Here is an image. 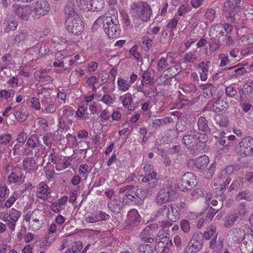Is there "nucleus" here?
Here are the masks:
<instances>
[{
    "mask_svg": "<svg viewBox=\"0 0 253 253\" xmlns=\"http://www.w3.org/2000/svg\"><path fill=\"white\" fill-rule=\"evenodd\" d=\"M74 110L69 106H63L60 110L58 115V126L64 129L69 124L73 123Z\"/></svg>",
    "mask_w": 253,
    "mask_h": 253,
    "instance_id": "0eeeda50",
    "label": "nucleus"
},
{
    "mask_svg": "<svg viewBox=\"0 0 253 253\" xmlns=\"http://www.w3.org/2000/svg\"><path fill=\"white\" fill-rule=\"evenodd\" d=\"M189 242L192 245H195L196 247H199V249L201 250L204 243L203 234L201 232L194 233Z\"/></svg>",
    "mask_w": 253,
    "mask_h": 253,
    "instance_id": "a878e982",
    "label": "nucleus"
},
{
    "mask_svg": "<svg viewBox=\"0 0 253 253\" xmlns=\"http://www.w3.org/2000/svg\"><path fill=\"white\" fill-rule=\"evenodd\" d=\"M15 93V91L13 89L1 90L0 91V98H3L8 101L9 99L14 97Z\"/></svg>",
    "mask_w": 253,
    "mask_h": 253,
    "instance_id": "a19ab883",
    "label": "nucleus"
},
{
    "mask_svg": "<svg viewBox=\"0 0 253 253\" xmlns=\"http://www.w3.org/2000/svg\"><path fill=\"white\" fill-rule=\"evenodd\" d=\"M65 19L78 15L75 9L74 1L73 0H69L64 9Z\"/></svg>",
    "mask_w": 253,
    "mask_h": 253,
    "instance_id": "6ab92c4d",
    "label": "nucleus"
},
{
    "mask_svg": "<svg viewBox=\"0 0 253 253\" xmlns=\"http://www.w3.org/2000/svg\"><path fill=\"white\" fill-rule=\"evenodd\" d=\"M253 93V82L248 81L243 85L242 94L247 96H250Z\"/></svg>",
    "mask_w": 253,
    "mask_h": 253,
    "instance_id": "58836bf2",
    "label": "nucleus"
},
{
    "mask_svg": "<svg viewBox=\"0 0 253 253\" xmlns=\"http://www.w3.org/2000/svg\"><path fill=\"white\" fill-rule=\"evenodd\" d=\"M204 94L208 97H212V93L215 91L214 85L211 84H207L203 85Z\"/></svg>",
    "mask_w": 253,
    "mask_h": 253,
    "instance_id": "37998d69",
    "label": "nucleus"
},
{
    "mask_svg": "<svg viewBox=\"0 0 253 253\" xmlns=\"http://www.w3.org/2000/svg\"><path fill=\"white\" fill-rule=\"evenodd\" d=\"M190 10V7L188 5H182L177 10V14L179 16H184Z\"/></svg>",
    "mask_w": 253,
    "mask_h": 253,
    "instance_id": "774afa93",
    "label": "nucleus"
},
{
    "mask_svg": "<svg viewBox=\"0 0 253 253\" xmlns=\"http://www.w3.org/2000/svg\"><path fill=\"white\" fill-rule=\"evenodd\" d=\"M182 89L186 94H190L193 95L197 91V88L195 85L193 83H187L182 85Z\"/></svg>",
    "mask_w": 253,
    "mask_h": 253,
    "instance_id": "4c0bfd02",
    "label": "nucleus"
},
{
    "mask_svg": "<svg viewBox=\"0 0 253 253\" xmlns=\"http://www.w3.org/2000/svg\"><path fill=\"white\" fill-rule=\"evenodd\" d=\"M49 97H46L44 95L42 99V104L44 107V109H42V113L45 114H52L55 112L57 107L56 105L54 104H49L48 100H51V97L49 94H48Z\"/></svg>",
    "mask_w": 253,
    "mask_h": 253,
    "instance_id": "4468645a",
    "label": "nucleus"
},
{
    "mask_svg": "<svg viewBox=\"0 0 253 253\" xmlns=\"http://www.w3.org/2000/svg\"><path fill=\"white\" fill-rule=\"evenodd\" d=\"M138 250L139 253H153L156 249L154 244H141L139 245Z\"/></svg>",
    "mask_w": 253,
    "mask_h": 253,
    "instance_id": "7c9ffc66",
    "label": "nucleus"
},
{
    "mask_svg": "<svg viewBox=\"0 0 253 253\" xmlns=\"http://www.w3.org/2000/svg\"><path fill=\"white\" fill-rule=\"evenodd\" d=\"M131 10L135 12L136 15L144 22L150 20L152 14V10L149 4L142 0H138L130 5Z\"/></svg>",
    "mask_w": 253,
    "mask_h": 253,
    "instance_id": "39448f33",
    "label": "nucleus"
},
{
    "mask_svg": "<svg viewBox=\"0 0 253 253\" xmlns=\"http://www.w3.org/2000/svg\"><path fill=\"white\" fill-rule=\"evenodd\" d=\"M23 166L26 173H32L34 171L35 164L30 158H27L23 161Z\"/></svg>",
    "mask_w": 253,
    "mask_h": 253,
    "instance_id": "f704fd0d",
    "label": "nucleus"
},
{
    "mask_svg": "<svg viewBox=\"0 0 253 253\" xmlns=\"http://www.w3.org/2000/svg\"><path fill=\"white\" fill-rule=\"evenodd\" d=\"M12 8L16 14L22 20L26 21L31 15L33 17V9L30 6H20L18 4H14Z\"/></svg>",
    "mask_w": 253,
    "mask_h": 253,
    "instance_id": "9b49d317",
    "label": "nucleus"
},
{
    "mask_svg": "<svg viewBox=\"0 0 253 253\" xmlns=\"http://www.w3.org/2000/svg\"><path fill=\"white\" fill-rule=\"evenodd\" d=\"M179 20V17L174 16L169 20V22L167 25L166 27L168 29H170L171 30L175 29Z\"/></svg>",
    "mask_w": 253,
    "mask_h": 253,
    "instance_id": "052dcab7",
    "label": "nucleus"
},
{
    "mask_svg": "<svg viewBox=\"0 0 253 253\" xmlns=\"http://www.w3.org/2000/svg\"><path fill=\"white\" fill-rule=\"evenodd\" d=\"M18 25L17 22L14 17L12 15H7L5 20L3 23L4 30L6 33L11 31H14Z\"/></svg>",
    "mask_w": 253,
    "mask_h": 253,
    "instance_id": "dca6fc26",
    "label": "nucleus"
},
{
    "mask_svg": "<svg viewBox=\"0 0 253 253\" xmlns=\"http://www.w3.org/2000/svg\"><path fill=\"white\" fill-rule=\"evenodd\" d=\"M120 99L122 100L123 105L126 107L129 110L132 111L134 109V106L132 103V95L127 93L120 97Z\"/></svg>",
    "mask_w": 253,
    "mask_h": 253,
    "instance_id": "393cba45",
    "label": "nucleus"
},
{
    "mask_svg": "<svg viewBox=\"0 0 253 253\" xmlns=\"http://www.w3.org/2000/svg\"><path fill=\"white\" fill-rule=\"evenodd\" d=\"M170 205H165L162 206L157 211V214L159 215H162L163 216H166L168 218V214L170 211Z\"/></svg>",
    "mask_w": 253,
    "mask_h": 253,
    "instance_id": "864d4df0",
    "label": "nucleus"
},
{
    "mask_svg": "<svg viewBox=\"0 0 253 253\" xmlns=\"http://www.w3.org/2000/svg\"><path fill=\"white\" fill-rule=\"evenodd\" d=\"M1 60L4 64L2 65L0 69L1 70H3L5 68H7L9 65L12 64V56L10 54H6L1 57Z\"/></svg>",
    "mask_w": 253,
    "mask_h": 253,
    "instance_id": "c03bdc74",
    "label": "nucleus"
},
{
    "mask_svg": "<svg viewBox=\"0 0 253 253\" xmlns=\"http://www.w3.org/2000/svg\"><path fill=\"white\" fill-rule=\"evenodd\" d=\"M200 250L199 247H196L195 245H192L189 242L184 250V253H197Z\"/></svg>",
    "mask_w": 253,
    "mask_h": 253,
    "instance_id": "6e6d98bb",
    "label": "nucleus"
},
{
    "mask_svg": "<svg viewBox=\"0 0 253 253\" xmlns=\"http://www.w3.org/2000/svg\"><path fill=\"white\" fill-rule=\"evenodd\" d=\"M141 178V181L144 183H148L150 187H153L157 185L159 178L157 175H139Z\"/></svg>",
    "mask_w": 253,
    "mask_h": 253,
    "instance_id": "c85d7f7f",
    "label": "nucleus"
},
{
    "mask_svg": "<svg viewBox=\"0 0 253 253\" xmlns=\"http://www.w3.org/2000/svg\"><path fill=\"white\" fill-rule=\"evenodd\" d=\"M37 47L39 48V54L40 55H46L49 51L48 45L45 42L38 43Z\"/></svg>",
    "mask_w": 253,
    "mask_h": 253,
    "instance_id": "3c124183",
    "label": "nucleus"
},
{
    "mask_svg": "<svg viewBox=\"0 0 253 253\" xmlns=\"http://www.w3.org/2000/svg\"><path fill=\"white\" fill-rule=\"evenodd\" d=\"M237 66H233L228 68L230 70L234 69L233 72L232 76L237 77L241 75H244L247 73L246 69L244 67H240L236 68Z\"/></svg>",
    "mask_w": 253,
    "mask_h": 253,
    "instance_id": "09e8293b",
    "label": "nucleus"
},
{
    "mask_svg": "<svg viewBox=\"0 0 253 253\" xmlns=\"http://www.w3.org/2000/svg\"><path fill=\"white\" fill-rule=\"evenodd\" d=\"M229 107L228 103L222 99L217 100L212 105V110L215 113L225 111Z\"/></svg>",
    "mask_w": 253,
    "mask_h": 253,
    "instance_id": "bb28decb",
    "label": "nucleus"
},
{
    "mask_svg": "<svg viewBox=\"0 0 253 253\" xmlns=\"http://www.w3.org/2000/svg\"><path fill=\"white\" fill-rule=\"evenodd\" d=\"M225 94L228 97H233L236 95L237 91L234 87L229 85L225 88Z\"/></svg>",
    "mask_w": 253,
    "mask_h": 253,
    "instance_id": "338daca9",
    "label": "nucleus"
},
{
    "mask_svg": "<svg viewBox=\"0 0 253 253\" xmlns=\"http://www.w3.org/2000/svg\"><path fill=\"white\" fill-rule=\"evenodd\" d=\"M168 62L166 58L162 57L158 62L157 69L162 71L168 66Z\"/></svg>",
    "mask_w": 253,
    "mask_h": 253,
    "instance_id": "bf43d9fd",
    "label": "nucleus"
},
{
    "mask_svg": "<svg viewBox=\"0 0 253 253\" xmlns=\"http://www.w3.org/2000/svg\"><path fill=\"white\" fill-rule=\"evenodd\" d=\"M122 203L119 198L114 197L108 203V208L114 213H119L122 208Z\"/></svg>",
    "mask_w": 253,
    "mask_h": 253,
    "instance_id": "b1692460",
    "label": "nucleus"
},
{
    "mask_svg": "<svg viewBox=\"0 0 253 253\" xmlns=\"http://www.w3.org/2000/svg\"><path fill=\"white\" fill-rule=\"evenodd\" d=\"M14 115L18 121L24 122L27 118L28 113L26 110L22 109L20 111H17Z\"/></svg>",
    "mask_w": 253,
    "mask_h": 253,
    "instance_id": "49530a36",
    "label": "nucleus"
},
{
    "mask_svg": "<svg viewBox=\"0 0 253 253\" xmlns=\"http://www.w3.org/2000/svg\"><path fill=\"white\" fill-rule=\"evenodd\" d=\"M33 9V17L39 19L50 11V5L46 0H37Z\"/></svg>",
    "mask_w": 253,
    "mask_h": 253,
    "instance_id": "9d476101",
    "label": "nucleus"
},
{
    "mask_svg": "<svg viewBox=\"0 0 253 253\" xmlns=\"http://www.w3.org/2000/svg\"><path fill=\"white\" fill-rule=\"evenodd\" d=\"M6 173L10 172V174H17L20 172V169L16 166H13L10 164H7L5 167Z\"/></svg>",
    "mask_w": 253,
    "mask_h": 253,
    "instance_id": "5fc2aeb1",
    "label": "nucleus"
},
{
    "mask_svg": "<svg viewBox=\"0 0 253 253\" xmlns=\"http://www.w3.org/2000/svg\"><path fill=\"white\" fill-rule=\"evenodd\" d=\"M211 62L210 61H202L198 65V67L200 69V79L203 81H205L207 79L208 74L209 71Z\"/></svg>",
    "mask_w": 253,
    "mask_h": 253,
    "instance_id": "412c9836",
    "label": "nucleus"
},
{
    "mask_svg": "<svg viewBox=\"0 0 253 253\" xmlns=\"http://www.w3.org/2000/svg\"><path fill=\"white\" fill-rule=\"evenodd\" d=\"M101 24L103 25V30L109 38H115L120 35V25L116 18L114 20L111 16H100L94 22L93 27L97 29Z\"/></svg>",
    "mask_w": 253,
    "mask_h": 253,
    "instance_id": "f257e3e1",
    "label": "nucleus"
},
{
    "mask_svg": "<svg viewBox=\"0 0 253 253\" xmlns=\"http://www.w3.org/2000/svg\"><path fill=\"white\" fill-rule=\"evenodd\" d=\"M181 71V69L179 66H172L164 71V73H167L166 75L168 77L167 79L169 78H172L177 75Z\"/></svg>",
    "mask_w": 253,
    "mask_h": 253,
    "instance_id": "72a5a7b5",
    "label": "nucleus"
},
{
    "mask_svg": "<svg viewBox=\"0 0 253 253\" xmlns=\"http://www.w3.org/2000/svg\"><path fill=\"white\" fill-rule=\"evenodd\" d=\"M140 219L141 217L136 210H130L127 213L126 219L129 228H133L138 226L140 223Z\"/></svg>",
    "mask_w": 253,
    "mask_h": 253,
    "instance_id": "f8f14e48",
    "label": "nucleus"
},
{
    "mask_svg": "<svg viewBox=\"0 0 253 253\" xmlns=\"http://www.w3.org/2000/svg\"><path fill=\"white\" fill-rule=\"evenodd\" d=\"M197 126L198 131L203 132L204 134H209L211 131L210 123L204 117L201 116L198 118Z\"/></svg>",
    "mask_w": 253,
    "mask_h": 253,
    "instance_id": "ddd939ff",
    "label": "nucleus"
},
{
    "mask_svg": "<svg viewBox=\"0 0 253 253\" xmlns=\"http://www.w3.org/2000/svg\"><path fill=\"white\" fill-rule=\"evenodd\" d=\"M40 186L39 194H42V196H40L39 195L38 197L43 199H46L47 198L48 186L46 184H42V185H40Z\"/></svg>",
    "mask_w": 253,
    "mask_h": 253,
    "instance_id": "69168bd1",
    "label": "nucleus"
},
{
    "mask_svg": "<svg viewBox=\"0 0 253 253\" xmlns=\"http://www.w3.org/2000/svg\"><path fill=\"white\" fill-rule=\"evenodd\" d=\"M88 2L89 3L87 4L88 5L87 11H100L104 7L103 0H88Z\"/></svg>",
    "mask_w": 253,
    "mask_h": 253,
    "instance_id": "5701e85b",
    "label": "nucleus"
},
{
    "mask_svg": "<svg viewBox=\"0 0 253 253\" xmlns=\"http://www.w3.org/2000/svg\"><path fill=\"white\" fill-rule=\"evenodd\" d=\"M8 178L10 183H15L16 184H20L24 181L23 177L18 176V175H9Z\"/></svg>",
    "mask_w": 253,
    "mask_h": 253,
    "instance_id": "680f3d73",
    "label": "nucleus"
},
{
    "mask_svg": "<svg viewBox=\"0 0 253 253\" xmlns=\"http://www.w3.org/2000/svg\"><path fill=\"white\" fill-rule=\"evenodd\" d=\"M83 248V244L82 242H75L71 249H69L67 252L70 253H78Z\"/></svg>",
    "mask_w": 253,
    "mask_h": 253,
    "instance_id": "603ef678",
    "label": "nucleus"
},
{
    "mask_svg": "<svg viewBox=\"0 0 253 253\" xmlns=\"http://www.w3.org/2000/svg\"><path fill=\"white\" fill-rule=\"evenodd\" d=\"M34 38L33 36L29 35L26 30H23L15 36L14 40L18 43L24 42L31 44V41Z\"/></svg>",
    "mask_w": 253,
    "mask_h": 253,
    "instance_id": "f3484780",
    "label": "nucleus"
},
{
    "mask_svg": "<svg viewBox=\"0 0 253 253\" xmlns=\"http://www.w3.org/2000/svg\"><path fill=\"white\" fill-rule=\"evenodd\" d=\"M216 228L213 226L211 225L208 227L206 230L203 234V239L205 238L206 240H209L210 238L215 233Z\"/></svg>",
    "mask_w": 253,
    "mask_h": 253,
    "instance_id": "a18cd8bd",
    "label": "nucleus"
},
{
    "mask_svg": "<svg viewBox=\"0 0 253 253\" xmlns=\"http://www.w3.org/2000/svg\"><path fill=\"white\" fill-rule=\"evenodd\" d=\"M153 45V41L148 37H144L142 42V47L145 51H149Z\"/></svg>",
    "mask_w": 253,
    "mask_h": 253,
    "instance_id": "de8ad7c7",
    "label": "nucleus"
},
{
    "mask_svg": "<svg viewBox=\"0 0 253 253\" xmlns=\"http://www.w3.org/2000/svg\"><path fill=\"white\" fill-rule=\"evenodd\" d=\"M209 163V158L208 156L204 155L202 156L198 157L196 160H190L188 163V166L194 165L197 169H203L205 168Z\"/></svg>",
    "mask_w": 253,
    "mask_h": 253,
    "instance_id": "2eb2a0df",
    "label": "nucleus"
},
{
    "mask_svg": "<svg viewBox=\"0 0 253 253\" xmlns=\"http://www.w3.org/2000/svg\"><path fill=\"white\" fill-rule=\"evenodd\" d=\"M20 216V211L15 210H11L9 213H6L4 214L3 220L4 221H11L14 223L18 221Z\"/></svg>",
    "mask_w": 253,
    "mask_h": 253,
    "instance_id": "cd10ccee",
    "label": "nucleus"
},
{
    "mask_svg": "<svg viewBox=\"0 0 253 253\" xmlns=\"http://www.w3.org/2000/svg\"><path fill=\"white\" fill-rule=\"evenodd\" d=\"M235 152L239 155L245 157L253 155V138L247 136L236 145Z\"/></svg>",
    "mask_w": 253,
    "mask_h": 253,
    "instance_id": "423d86ee",
    "label": "nucleus"
},
{
    "mask_svg": "<svg viewBox=\"0 0 253 253\" xmlns=\"http://www.w3.org/2000/svg\"><path fill=\"white\" fill-rule=\"evenodd\" d=\"M186 123V117H182L177 122L175 127L176 130L179 132H184L188 128Z\"/></svg>",
    "mask_w": 253,
    "mask_h": 253,
    "instance_id": "ea45409f",
    "label": "nucleus"
},
{
    "mask_svg": "<svg viewBox=\"0 0 253 253\" xmlns=\"http://www.w3.org/2000/svg\"><path fill=\"white\" fill-rule=\"evenodd\" d=\"M173 119L171 117H166L164 119H155L152 122V126L155 128L161 127L167 124L171 123Z\"/></svg>",
    "mask_w": 253,
    "mask_h": 253,
    "instance_id": "2f4dec72",
    "label": "nucleus"
},
{
    "mask_svg": "<svg viewBox=\"0 0 253 253\" xmlns=\"http://www.w3.org/2000/svg\"><path fill=\"white\" fill-rule=\"evenodd\" d=\"M65 25L69 32L76 35L80 34L84 28L83 22L79 15L65 19Z\"/></svg>",
    "mask_w": 253,
    "mask_h": 253,
    "instance_id": "6e6552de",
    "label": "nucleus"
},
{
    "mask_svg": "<svg viewBox=\"0 0 253 253\" xmlns=\"http://www.w3.org/2000/svg\"><path fill=\"white\" fill-rule=\"evenodd\" d=\"M224 8L225 10V16L229 22H235L237 29L243 28L245 27L244 20L237 18L236 15L240 11V6H234L231 1H226L224 3Z\"/></svg>",
    "mask_w": 253,
    "mask_h": 253,
    "instance_id": "20e7f679",
    "label": "nucleus"
},
{
    "mask_svg": "<svg viewBox=\"0 0 253 253\" xmlns=\"http://www.w3.org/2000/svg\"><path fill=\"white\" fill-rule=\"evenodd\" d=\"M180 217V214L178 212L176 208L172 207L171 205L170 207V211L168 214V218L172 222L177 221Z\"/></svg>",
    "mask_w": 253,
    "mask_h": 253,
    "instance_id": "e433bc0d",
    "label": "nucleus"
},
{
    "mask_svg": "<svg viewBox=\"0 0 253 253\" xmlns=\"http://www.w3.org/2000/svg\"><path fill=\"white\" fill-rule=\"evenodd\" d=\"M188 134L183 137L182 142L185 145L187 149H192L194 148L195 144L200 138V136L202 134L198 131L194 127L190 128L188 131Z\"/></svg>",
    "mask_w": 253,
    "mask_h": 253,
    "instance_id": "1a4fd4ad",
    "label": "nucleus"
},
{
    "mask_svg": "<svg viewBox=\"0 0 253 253\" xmlns=\"http://www.w3.org/2000/svg\"><path fill=\"white\" fill-rule=\"evenodd\" d=\"M180 187L175 185L171 181L167 180L164 187L160 190L155 199V202L159 205H162L172 201L176 198V191Z\"/></svg>",
    "mask_w": 253,
    "mask_h": 253,
    "instance_id": "f03ea898",
    "label": "nucleus"
},
{
    "mask_svg": "<svg viewBox=\"0 0 253 253\" xmlns=\"http://www.w3.org/2000/svg\"><path fill=\"white\" fill-rule=\"evenodd\" d=\"M147 190H143L135 187L132 185L123 187L119 189V193L123 194L122 203L127 204L131 202H138L146 196Z\"/></svg>",
    "mask_w": 253,
    "mask_h": 253,
    "instance_id": "7ed1b4c3",
    "label": "nucleus"
},
{
    "mask_svg": "<svg viewBox=\"0 0 253 253\" xmlns=\"http://www.w3.org/2000/svg\"><path fill=\"white\" fill-rule=\"evenodd\" d=\"M158 228L159 226L158 224H151L143 229L140 233V237H144V236H152L155 237L158 231Z\"/></svg>",
    "mask_w": 253,
    "mask_h": 253,
    "instance_id": "aec40b11",
    "label": "nucleus"
},
{
    "mask_svg": "<svg viewBox=\"0 0 253 253\" xmlns=\"http://www.w3.org/2000/svg\"><path fill=\"white\" fill-rule=\"evenodd\" d=\"M169 240L167 237H163L162 240L158 238L155 239L154 246H156V250L162 251V253H167V250H169Z\"/></svg>",
    "mask_w": 253,
    "mask_h": 253,
    "instance_id": "a211bd4d",
    "label": "nucleus"
},
{
    "mask_svg": "<svg viewBox=\"0 0 253 253\" xmlns=\"http://www.w3.org/2000/svg\"><path fill=\"white\" fill-rule=\"evenodd\" d=\"M238 218L237 213L234 212H228L223 218V225L225 228L231 227Z\"/></svg>",
    "mask_w": 253,
    "mask_h": 253,
    "instance_id": "4be33fe9",
    "label": "nucleus"
},
{
    "mask_svg": "<svg viewBox=\"0 0 253 253\" xmlns=\"http://www.w3.org/2000/svg\"><path fill=\"white\" fill-rule=\"evenodd\" d=\"M115 100V97H113L109 94H105L102 96L100 101L108 106H111L114 103Z\"/></svg>",
    "mask_w": 253,
    "mask_h": 253,
    "instance_id": "8fccbe9b",
    "label": "nucleus"
},
{
    "mask_svg": "<svg viewBox=\"0 0 253 253\" xmlns=\"http://www.w3.org/2000/svg\"><path fill=\"white\" fill-rule=\"evenodd\" d=\"M223 25H215L211 27L209 31V35L211 39H214L217 36V33L219 31L220 28Z\"/></svg>",
    "mask_w": 253,
    "mask_h": 253,
    "instance_id": "13d9d810",
    "label": "nucleus"
},
{
    "mask_svg": "<svg viewBox=\"0 0 253 253\" xmlns=\"http://www.w3.org/2000/svg\"><path fill=\"white\" fill-rule=\"evenodd\" d=\"M180 227L185 233H188L190 231V223L187 220L183 219L180 221Z\"/></svg>",
    "mask_w": 253,
    "mask_h": 253,
    "instance_id": "e2e57ef3",
    "label": "nucleus"
},
{
    "mask_svg": "<svg viewBox=\"0 0 253 253\" xmlns=\"http://www.w3.org/2000/svg\"><path fill=\"white\" fill-rule=\"evenodd\" d=\"M117 84L118 88L123 91H126L128 90L130 85L128 82L123 79L121 78H119L117 81Z\"/></svg>",
    "mask_w": 253,
    "mask_h": 253,
    "instance_id": "79ce46f5",
    "label": "nucleus"
},
{
    "mask_svg": "<svg viewBox=\"0 0 253 253\" xmlns=\"http://www.w3.org/2000/svg\"><path fill=\"white\" fill-rule=\"evenodd\" d=\"M47 70L44 69L42 71H38L35 72L34 75L35 79L40 82H51L52 78L46 74Z\"/></svg>",
    "mask_w": 253,
    "mask_h": 253,
    "instance_id": "c756f323",
    "label": "nucleus"
},
{
    "mask_svg": "<svg viewBox=\"0 0 253 253\" xmlns=\"http://www.w3.org/2000/svg\"><path fill=\"white\" fill-rule=\"evenodd\" d=\"M42 216V211L39 209H36L31 212L32 219L34 222H39Z\"/></svg>",
    "mask_w": 253,
    "mask_h": 253,
    "instance_id": "4d7b16f0",
    "label": "nucleus"
},
{
    "mask_svg": "<svg viewBox=\"0 0 253 253\" xmlns=\"http://www.w3.org/2000/svg\"><path fill=\"white\" fill-rule=\"evenodd\" d=\"M253 199V196L249 190H245L240 192L237 194L236 196V200L237 201L245 200L250 202L252 201Z\"/></svg>",
    "mask_w": 253,
    "mask_h": 253,
    "instance_id": "473e14b6",
    "label": "nucleus"
},
{
    "mask_svg": "<svg viewBox=\"0 0 253 253\" xmlns=\"http://www.w3.org/2000/svg\"><path fill=\"white\" fill-rule=\"evenodd\" d=\"M237 211L238 216H240L241 217L244 216L248 212L246 206L244 204H240L237 208Z\"/></svg>",
    "mask_w": 253,
    "mask_h": 253,
    "instance_id": "0e129e2a",
    "label": "nucleus"
},
{
    "mask_svg": "<svg viewBox=\"0 0 253 253\" xmlns=\"http://www.w3.org/2000/svg\"><path fill=\"white\" fill-rule=\"evenodd\" d=\"M195 52H196V50L194 52L189 51L185 53L183 58V62L185 64L193 63L197 60L198 57L196 55Z\"/></svg>",
    "mask_w": 253,
    "mask_h": 253,
    "instance_id": "c9c22d12",
    "label": "nucleus"
}]
</instances>
